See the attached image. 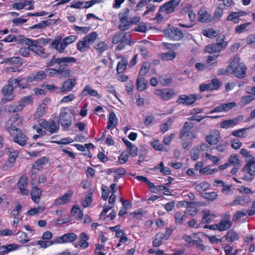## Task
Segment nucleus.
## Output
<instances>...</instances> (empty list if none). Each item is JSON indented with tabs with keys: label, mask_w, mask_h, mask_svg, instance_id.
I'll use <instances>...</instances> for the list:
<instances>
[{
	"label": "nucleus",
	"mask_w": 255,
	"mask_h": 255,
	"mask_svg": "<svg viewBox=\"0 0 255 255\" xmlns=\"http://www.w3.org/2000/svg\"><path fill=\"white\" fill-rule=\"evenodd\" d=\"M247 67L246 64L241 62L239 56L236 55L230 59V63L224 71V74H233L238 79H243L247 75Z\"/></svg>",
	"instance_id": "f257e3e1"
},
{
	"label": "nucleus",
	"mask_w": 255,
	"mask_h": 255,
	"mask_svg": "<svg viewBox=\"0 0 255 255\" xmlns=\"http://www.w3.org/2000/svg\"><path fill=\"white\" fill-rule=\"evenodd\" d=\"M22 81V78L10 79L8 80L7 85L3 87L1 90L2 93L4 96V97H3L1 99V102L3 103H5L7 101H11L12 100H13V84H19V83H20Z\"/></svg>",
	"instance_id": "f03ea898"
},
{
	"label": "nucleus",
	"mask_w": 255,
	"mask_h": 255,
	"mask_svg": "<svg viewBox=\"0 0 255 255\" xmlns=\"http://www.w3.org/2000/svg\"><path fill=\"white\" fill-rule=\"evenodd\" d=\"M21 123V120L18 118V115L11 116L7 121L5 125L6 131L12 136H15V133L20 132V129L18 126Z\"/></svg>",
	"instance_id": "7ed1b4c3"
},
{
	"label": "nucleus",
	"mask_w": 255,
	"mask_h": 255,
	"mask_svg": "<svg viewBox=\"0 0 255 255\" xmlns=\"http://www.w3.org/2000/svg\"><path fill=\"white\" fill-rule=\"evenodd\" d=\"M129 16V9L127 8L119 14V20L120 22L119 25V28L121 31H125L129 28L130 25V18Z\"/></svg>",
	"instance_id": "20e7f679"
},
{
	"label": "nucleus",
	"mask_w": 255,
	"mask_h": 255,
	"mask_svg": "<svg viewBox=\"0 0 255 255\" xmlns=\"http://www.w3.org/2000/svg\"><path fill=\"white\" fill-rule=\"evenodd\" d=\"M193 127L194 124L192 123L185 122L179 131V138L182 140H187L191 138L193 136V134L190 132V130Z\"/></svg>",
	"instance_id": "39448f33"
},
{
	"label": "nucleus",
	"mask_w": 255,
	"mask_h": 255,
	"mask_svg": "<svg viewBox=\"0 0 255 255\" xmlns=\"http://www.w3.org/2000/svg\"><path fill=\"white\" fill-rule=\"evenodd\" d=\"M36 177L35 174L32 173L30 178L31 179V184L34 186L31 191L30 195L31 199L35 203H38L40 199L42 191L35 185V179Z\"/></svg>",
	"instance_id": "423d86ee"
},
{
	"label": "nucleus",
	"mask_w": 255,
	"mask_h": 255,
	"mask_svg": "<svg viewBox=\"0 0 255 255\" xmlns=\"http://www.w3.org/2000/svg\"><path fill=\"white\" fill-rule=\"evenodd\" d=\"M180 2L181 0H171L160 6L159 12H165L166 14L173 13Z\"/></svg>",
	"instance_id": "0eeeda50"
},
{
	"label": "nucleus",
	"mask_w": 255,
	"mask_h": 255,
	"mask_svg": "<svg viewBox=\"0 0 255 255\" xmlns=\"http://www.w3.org/2000/svg\"><path fill=\"white\" fill-rule=\"evenodd\" d=\"M164 34L170 39L174 40H180L183 37L182 31L176 27H171L164 30Z\"/></svg>",
	"instance_id": "6e6552de"
},
{
	"label": "nucleus",
	"mask_w": 255,
	"mask_h": 255,
	"mask_svg": "<svg viewBox=\"0 0 255 255\" xmlns=\"http://www.w3.org/2000/svg\"><path fill=\"white\" fill-rule=\"evenodd\" d=\"M41 128L49 132L51 134L57 133L59 129L58 123H56L53 120L42 121L39 123Z\"/></svg>",
	"instance_id": "1a4fd4ad"
},
{
	"label": "nucleus",
	"mask_w": 255,
	"mask_h": 255,
	"mask_svg": "<svg viewBox=\"0 0 255 255\" xmlns=\"http://www.w3.org/2000/svg\"><path fill=\"white\" fill-rule=\"evenodd\" d=\"M221 86V83L217 79H213L211 83H202L200 85L199 91L203 92L205 91H213L218 90Z\"/></svg>",
	"instance_id": "9d476101"
},
{
	"label": "nucleus",
	"mask_w": 255,
	"mask_h": 255,
	"mask_svg": "<svg viewBox=\"0 0 255 255\" xmlns=\"http://www.w3.org/2000/svg\"><path fill=\"white\" fill-rule=\"evenodd\" d=\"M240 160L238 155H231L228 159V162L224 164V169L227 168L228 166H232L233 167L231 170V173L233 174H235L237 172L240 166Z\"/></svg>",
	"instance_id": "9b49d317"
},
{
	"label": "nucleus",
	"mask_w": 255,
	"mask_h": 255,
	"mask_svg": "<svg viewBox=\"0 0 255 255\" xmlns=\"http://www.w3.org/2000/svg\"><path fill=\"white\" fill-rule=\"evenodd\" d=\"M73 193L74 192L72 190H68L63 196L54 200V205L56 206H61L69 203L72 199Z\"/></svg>",
	"instance_id": "f8f14e48"
},
{
	"label": "nucleus",
	"mask_w": 255,
	"mask_h": 255,
	"mask_svg": "<svg viewBox=\"0 0 255 255\" xmlns=\"http://www.w3.org/2000/svg\"><path fill=\"white\" fill-rule=\"evenodd\" d=\"M59 122L61 126L64 128L70 127L72 123L71 116L65 109L61 111L59 116Z\"/></svg>",
	"instance_id": "ddd939ff"
},
{
	"label": "nucleus",
	"mask_w": 255,
	"mask_h": 255,
	"mask_svg": "<svg viewBox=\"0 0 255 255\" xmlns=\"http://www.w3.org/2000/svg\"><path fill=\"white\" fill-rule=\"evenodd\" d=\"M155 94L163 101H167L172 98L174 95L172 90L169 89H156Z\"/></svg>",
	"instance_id": "4468645a"
},
{
	"label": "nucleus",
	"mask_w": 255,
	"mask_h": 255,
	"mask_svg": "<svg viewBox=\"0 0 255 255\" xmlns=\"http://www.w3.org/2000/svg\"><path fill=\"white\" fill-rule=\"evenodd\" d=\"M17 186L22 196H28L29 195V191L26 189L28 186V178L26 176H22L20 177L17 182Z\"/></svg>",
	"instance_id": "2eb2a0df"
},
{
	"label": "nucleus",
	"mask_w": 255,
	"mask_h": 255,
	"mask_svg": "<svg viewBox=\"0 0 255 255\" xmlns=\"http://www.w3.org/2000/svg\"><path fill=\"white\" fill-rule=\"evenodd\" d=\"M77 238V236L74 233L65 234L61 237L55 239V243L56 244H63L72 242Z\"/></svg>",
	"instance_id": "dca6fc26"
},
{
	"label": "nucleus",
	"mask_w": 255,
	"mask_h": 255,
	"mask_svg": "<svg viewBox=\"0 0 255 255\" xmlns=\"http://www.w3.org/2000/svg\"><path fill=\"white\" fill-rule=\"evenodd\" d=\"M51 45L53 49H56L60 53H63L67 47L66 45H64V42L61 36H57L51 42Z\"/></svg>",
	"instance_id": "f3484780"
},
{
	"label": "nucleus",
	"mask_w": 255,
	"mask_h": 255,
	"mask_svg": "<svg viewBox=\"0 0 255 255\" xmlns=\"http://www.w3.org/2000/svg\"><path fill=\"white\" fill-rule=\"evenodd\" d=\"M217 43L209 44L205 47V51L208 53H216L220 52L222 49L223 46V40H217Z\"/></svg>",
	"instance_id": "a211bd4d"
},
{
	"label": "nucleus",
	"mask_w": 255,
	"mask_h": 255,
	"mask_svg": "<svg viewBox=\"0 0 255 255\" xmlns=\"http://www.w3.org/2000/svg\"><path fill=\"white\" fill-rule=\"evenodd\" d=\"M224 238H225L227 244L230 245L238 241L240 237L239 234L234 229H230L227 231L226 235L224 236Z\"/></svg>",
	"instance_id": "6ab92c4d"
},
{
	"label": "nucleus",
	"mask_w": 255,
	"mask_h": 255,
	"mask_svg": "<svg viewBox=\"0 0 255 255\" xmlns=\"http://www.w3.org/2000/svg\"><path fill=\"white\" fill-rule=\"evenodd\" d=\"M46 78V74L45 71L42 70L39 71L35 73H33L29 76L27 77L26 79L27 82H31L32 81L41 82L45 79Z\"/></svg>",
	"instance_id": "aec40b11"
},
{
	"label": "nucleus",
	"mask_w": 255,
	"mask_h": 255,
	"mask_svg": "<svg viewBox=\"0 0 255 255\" xmlns=\"http://www.w3.org/2000/svg\"><path fill=\"white\" fill-rule=\"evenodd\" d=\"M26 45L30 46V51L34 52L40 56L44 58H46L48 57V54L44 52V48L41 46L35 43H29V44Z\"/></svg>",
	"instance_id": "412c9836"
},
{
	"label": "nucleus",
	"mask_w": 255,
	"mask_h": 255,
	"mask_svg": "<svg viewBox=\"0 0 255 255\" xmlns=\"http://www.w3.org/2000/svg\"><path fill=\"white\" fill-rule=\"evenodd\" d=\"M77 59L73 57H63L59 58L57 60V64L59 65V67L66 68L71 63H75Z\"/></svg>",
	"instance_id": "4be33fe9"
},
{
	"label": "nucleus",
	"mask_w": 255,
	"mask_h": 255,
	"mask_svg": "<svg viewBox=\"0 0 255 255\" xmlns=\"http://www.w3.org/2000/svg\"><path fill=\"white\" fill-rule=\"evenodd\" d=\"M49 102V99H45L43 100L42 103L38 106L34 115L35 119H37L42 117L46 113V104Z\"/></svg>",
	"instance_id": "5701e85b"
},
{
	"label": "nucleus",
	"mask_w": 255,
	"mask_h": 255,
	"mask_svg": "<svg viewBox=\"0 0 255 255\" xmlns=\"http://www.w3.org/2000/svg\"><path fill=\"white\" fill-rule=\"evenodd\" d=\"M76 84V81L75 79H69L63 83L60 89V91L63 93L71 91Z\"/></svg>",
	"instance_id": "b1692460"
},
{
	"label": "nucleus",
	"mask_w": 255,
	"mask_h": 255,
	"mask_svg": "<svg viewBox=\"0 0 255 255\" xmlns=\"http://www.w3.org/2000/svg\"><path fill=\"white\" fill-rule=\"evenodd\" d=\"M220 138L219 131L214 130L210 132L209 135L206 137V141L210 145L216 144L219 141Z\"/></svg>",
	"instance_id": "393cba45"
},
{
	"label": "nucleus",
	"mask_w": 255,
	"mask_h": 255,
	"mask_svg": "<svg viewBox=\"0 0 255 255\" xmlns=\"http://www.w3.org/2000/svg\"><path fill=\"white\" fill-rule=\"evenodd\" d=\"M88 95L100 98L101 96L98 94L97 90L92 89L90 85H86L81 93L82 97H86Z\"/></svg>",
	"instance_id": "a878e982"
},
{
	"label": "nucleus",
	"mask_w": 255,
	"mask_h": 255,
	"mask_svg": "<svg viewBox=\"0 0 255 255\" xmlns=\"http://www.w3.org/2000/svg\"><path fill=\"white\" fill-rule=\"evenodd\" d=\"M13 136V141L18 144L20 146H24L27 140V136L20 130V132H17L15 133V136Z\"/></svg>",
	"instance_id": "bb28decb"
},
{
	"label": "nucleus",
	"mask_w": 255,
	"mask_h": 255,
	"mask_svg": "<svg viewBox=\"0 0 255 255\" xmlns=\"http://www.w3.org/2000/svg\"><path fill=\"white\" fill-rule=\"evenodd\" d=\"M251 201L250 198L248 195H243L237 197L233 202L230 204V205H239L242 206H246Z\"/></svg>",
	"instance_id": "cd10ccee"
},
{
	"label": "nucleus",
	"mask_w": 255,
	"mask_h": 255,
	"mask_svg": "<svg viewBox=\"0 0 255 255\" xmlns=\"http://www.w3.org/2000/svg\"><path fill=\"white\" fill-rule=\"evenodd\" d=\"M50 38H41L32 40L27 38H24L22 42H24L25 44H29V43H35L38 45L42 44L45 45L49 42H50Z\"/></svg>",
	"instance_id": "c85d7f7f"
},
{
	"label": "nucleus",
	"mask_w": 255,
	"mask_h": 255,
	"mask_svg": "<svg viewBox=\"0 0 255 255\" xmlns=\"http://www.w3.org/2000/svg\"><path fill=\"white\" fill-rule=\"evenodd\" d=\"M199 21L202 22H207L211 20L212 17L208 13L206 8L202 7L198 12Z\"/></svg>",
	"instance_id": "c756f323"
},
{
	"label": "nucleus",
	"mask_w": 255,
	"mask_h": 255,
	"mask_svg": "<svg viewBox=\"0 0 255 255\" xmlns=\"http://www.w3.org/2000/svg\"><path fill=\"white\" fill-rule=\"evenodd\" d=\"M203 218L201 220L202 224H207L214 221L216 216L210 210H203L202 211Z\"/></svg>",
	"instance_id": "7c9ffc66"
},
{
	"label": "nucleus",
	"mask_w": 255,
	"mask_h": 255,
	"mask_svg": "<svg viewBox=\"0 0 255 255\" xmlns=\"http://www.w3.org/2000/svg\"><path fill=\"white\" fill-rule=\"evenodd\" d=\"M243 170L250 175L255 174V158L252 157L251 160L243 168Z\"/></svg>",
	"instance_id": "2f4dec72"
},
{
	"label": "nucleus",
	"mask_w": 255,
	"mask_h": 255,
	"mask_svg": "<svg viewBox=\"0 0 255 255\" xmlns=\"http://www.w3.org/2000/svg\"><path fill=\"white\" fill-rule=\"evenodd\" d=\"M177 103L179 104L185 105H191L193 104V99L192 98L191 95L187 96L186 95H182L179 97V98L177 100Z\"/></svg>",
	"instance_id": "473e14b6"
},
{
	"label": "nucleus",
	"mask_w": 255,
	"mask_h": 255,
	"mask_svg": "<svg viewBox=\"0 0 255 255\" xmlns=\"http://www.w3.org/2000/svg\"><path fill=\"white\" fill-rule=\"evenodd\" d=\"M90 48V44L83 38L77 44V48L81 52L87 51Z\"/></svg>",
	"instance_id": "72a5a7b5"
},
{
	"label": "nucleus",
	"mask_w": 255,
	"mask_h": 255,
	"mask_svg": "<svg viewBox=\"0 0 255 255\" xmlns=\"http://www.w3.org/2000/svg\"><path fill=\"white\" fill-rule=\"evenodd\" d=\"M118 119L115 113L111 112L109 115L107 128L108 129H112L116 128L118 125Z\"/></svg>",
	"instance_id": "f704fd0d"
},
{
	"label": "nucleus",
	"mask_w": 255,
	"mask_h": 255,
	"mask_svg": "<svg viewBox=\"0 0 255 255\" xmlns=\"http://www.w3.org/2000/svg\"><path fill=\"white\" fill-rule=\"evenodd\" d=\"M94 47L98 53L101 54L108 49L109 46L105 41H101L95 44Z\"/></svg>",
	"instance_id": "c9c22d12"
},
{
	"label": "nucleus",
	"mask_w": 255,
	"mask_h": 255,
	"mask_svg": "<svg viewBox=\"0 0 255 255\" xmlns=\"http://www.w3.org/2000/svg\"><path fill=\"white\" fill-rule=\"evenodd\" d=\"M22 36H15L13 35H9L7 36L5 38L2 39L1 41L5 42H18L20 44H24V42H22L25 37L22 38Z\"/></svg>",
	"instance_id": "e433bc0d"
},
{
	"label": "nucleus",
	"mask_w": 255,
	"mask_h": 255,
	"mask_svg": "<svg viewBox=\"0 0 255 255\" xmlns=\"http://www.w3.org/2000/svg\"><path fill=\"white\" fill-rule=\"evenodd\" d=\"M136 82V88L138 91H142L147 88L148 83L144 78L138 77L137 79Z\"/></svg>",
	"instance_id": "4c0bfd02"
},
{
	"label": "nucleus",
	"mask_w": 255,
	"mask_h": 255,
	"mask_svg": "<svg viewBox=\"0 0 255 255\" xmlns=\"http://www.w3.org/2000/svg\"><path fill=\"white\" fill-rule=\"evenodd\" d=\"M93 190L90 189L87 193L85 199L82 201V205L84 208L89 206L92 202V195Z\"/></svg>",
	"instance_id": "58836bf2"
},
{
	"label": "nucleus",
	"mask_w": 255,
	"mask_h": 255,
	"mask_svg": "<svg viewBox=\"0 0 255 255\" xmlns=\"http://www.w3.org/2000/svg\"><path fill=\"white\" fill-rule=\"evenodd\" d=\"M33 102L32 96H28L23 98L19 103V109L22 110L26 106L31 104Z\"/></svg>",
	"instance_id": "ea45409f"
},
{
	"label": "nucleus",
	"mask_w": 255,
	"mask_h": 255,
	"mask_svg": "<svg viewBox=\"0 0 255 255\" xmlns=\"http://www.w3.org/2000/svg\"><path fill=\"white\" fill-rule=\"evenodd\" d=\"M5 62L19 66L22 64L23 61L22 59L19 57H12L11 58H6L5 60Z\"/></svg>",
	"instance_id": "a19ab883"
},
{
	"label": "nucleus",
	"mask_w": 255,
	"mask_h": 255,
	"mask_svg": "<svg viewBox=\"0 0 255 255\" xmlns=\"http://www.w3.org/2000/svg\"><path fill=\"white\" fill-rule=\"evenodd\" d=\"M47 161V158L46 157H42L33 163L32 168L39 170L42 168L43 165Z\"/></svg>",
	"instance_id": "79ce46f5"
},
{
	"label": "nucleus",
	"mask_w": 255,
	"mask_h": 255,
	"mask_svg": "<svg viewBox=\"0 0 255 255\" xmlns=\"http://www.w3.org/2000/svg\"><path fill=\"white\" fill-rule=\"evenodd\" d=\"M89 239V237L85 233H82L80 236L79 246L83 248H86L88 246L87 241Z\"/></svg>",
	"instance_id": "37998d69"
},
{
	"label": "nucleus",
	"mask_w": 255,
	"mask_h": 255,
	"mask_svg": "<svg viewBox=\"0 0 255 255\" xmlns=\"http://www.w3.org/2000/svg\"><path fill=\"white\" fill-rule=\"evenodd\" d=\"M128 64V60L126 58H123L120 61L117 65V71L119 74L124 72Z\"/></svg>",
	"instance_id": "c03bdc74"
},
{
	"label": "nucleus",
	"mask_w": 255,
	"mask_h": 255,
	"mask_svg": "<svg viewBox=\"0 0 255 255\" xmlns=\"http://www.w3.org/2000/svg\"><path fill=\"white\" fill-rule=\"evenodd\" d=\"M223 13V4L220 3L217 8L215 11L214 15V20L215 21H218L222 16Z\"/></svg>",
	"instance_id": "a18cd8bd"
},
{
	"label": "nucleus",
	"mask_w": 255,
	"mask_h": 255,
	"mask_svg": "<svg viewBox=\"0 0 255 255\" xmlns=\"http://www.w3.org/2000/svg\"><path fill=\"white\" fill-rule=\"evenodd\" d=\"M98 37L97 33L92 31L84 37V38L90 44L94 43Z\"/></svg>",
	"instance_id": "49530a36"
},
{
	"label": "nucleus",
	"mask_w": 255,
	"mask_h": 255,
	"mask_svg": "<svg viewBox=\"0 0 255 255\" xmlns=\"http://www.w3.org/2000/svg\"><path fill=\"white\" fill-rule=\"evenodd\" d=\"M152 147L156 150L165 151L166 148L160 142L158 139H154L150 142Z\"/></svg>",
	"instance_id": "de8ad7c7"
},
{
	"label": "nucleus",
	"mask_w": 255,
	"mask_h": 255,
	"mask_svg": "<svg viewBox=\"0 0 255 255\" xmlns=\"http://www.w3.org/2000/svg\"><path fill=\"white\" fill-rule=\"evenodd\" d=\"M176 54L174 52L163 53L160 55V58L163 61L172 60L175 58Z\"/></svg>",
	"instance_id": "09e8293b"
},
{
	"label": "nucleus",
	"mask_w": 255,
	"mask_h": 255,
	"mask_svg": "<svg viewBox=\"0 0 255 255\" xmlns=\"http://www.w3.org/2000/svg\"><path fill=\"white\" fill-rule=\"evenodd\" d=\"M5 151L6 153H9V158L8 160L11 163H14L15 161V159L18 155V152L17 150H15L11 152L9 148H7L5 149Z\"/></svg>",
	"instance_id": "8fccbe9b"
},
{
	"label": "nucleus",
	"mask_w": 255,
	"mask_h": 255,
	"mask_svg": "<svg viewBox=\"0 0 255 255\" xmlns=\"http://www.w3.org/2000/svg\"><path fill=\"white\" fill-rule=\"evenodd\" d=\"M223 220L220 221L219 224H213L212 225H205L204 228L205 229H209L212 230H219L220 231H223Z\"/></svg>",
	"instance_id": "3c124183"
},
{
	"label": "nucleus",
	"mask_w": 255,
	"mask_h": 255,
	"mask_svg": "<svg viewBox=\"0 0 255 255\" xmlns=\"http://www.w3.org/2000/svg\"><path fill=\"white\" fill-rule=\"evenodd\" d=\"M163 239H164L163 233H159L156 234L153 241V246L156 247H159L161 245Z\"/></svg>",
	"instance_id": "603ef678"
},
{
	"label": "nucleus",
	"mask_w": 255,
	"mask_h": 255,
	"mask_svg": "<svg viewBox=\"0 0 255 255\" xmlns=\"http://www.w3.org/2000/svg\"><path fill=\"white\" fill-rule=\"evenodd\" d=\"M202 156L203 157V158H204L205 160H210L215 164L218 163L219 160L218 157L217 156H212L210 155V153H203Z\"/></svg>",
	"instance_id": "864d4df0"
},
{
	"label": "nucleus",
	"mask_w": 255,
	"mask_h": 255,
	"mask_svg": "<svg viewBox=\"0 0 255 255\" xmlns=\"http://www.w3.org/2000/svg\"><path fill=\"white\" fill-rule=\"evenodd\" d=\"M71 71L70 69L59 67V76L60 77L67 78L71 76Z\"/></svg>",
	"instance_id": "5fc2aeb1"
},
{
	"label": "nucleus",
	"mask_w": 255,
	"mask_h": 255,
	"mask_svg": "<svg viewBox=\"0 0 255 255\" xmlns=\"http://www.w3.org/2000/svg\"><path fill=\"white\" fill-rule=\"evenodd\" d=\"M240 15L236 12H232L228 16L227 19L229 21H232L235 23H238L239 22Z\"/></svg>",
	"instance_id": "6e6d98bb"
},
{
	"label": "nucleus",
	"mask_w": 255,
	"mask_h": 255,
	"mask_svg": "<svg viewBox=\"0 0 255 255\" xmlns=\"http://www.w3.org/2000/svg\"><path fill=\"white\" fill-rule=\"evenodd\" d=\"M186 217L185 213L180 212H177L175 214V221L176 224H181L184 218Z\"/></svg>",
	"instance_id": "4d7b16f0"
},
{
	"label": "nucleus",
	"mask_w": 255,
	"mask_h": 255,
	"mask_svg": "<svg viewBox=\"0 0 255 255\" xmlns=\"http://www.w3.org/2000/svg\"><path fill=\"white\" fill-rule=\"evenodd\" d=\"M130 154L128 151H124L122 152L121 154L119 157V160L120 164H124L126 163L128 159L130 156Z\"/></svg>",
	"instance_id": "13d9d810"
},
{
	"label": "nucleus",
	"mask_w": 255,
	"mask_h": 255,
	"mask_svg": "<svg viewBox=\"0 0 255 255\" xmlns=\"http://www.w3.org/2000/svg\"><path fill=\"white\" fill-rule=\"evenodd\" d=\"M54 244H56L55 243V240L53 241L39 240L37 242V244L40 245L42 248L44 249L48 248Z\"/></svg>",
	"instance_id": "bf43d9fd"
},
{
	"label": "nucleus",
	"mask_w": 255,
	"mask_h": 255,
	"mask_svg": "<svg viewBox=\"0 0 255 255\" xmlns=\"http://www.w3.org/2000/svg\"><path fill=\"white\" fill-rule=\"evenodd\" d=\"M200 152L197 146L194 147L190 151L191 158L194 161L197 160L200 155Z\"/></svg>",
	"instance_id": "052dcab7"
},
{
	"label": "nucleus",
	"mask_w": 255,
	"mask_h": 255,
	"mask_svg": "<svg viewBox=\"0 0 255 255\" xmlns=\"http://www.w3.org/2000/svg\"><path fill=\"white\" fill-rule=\"evenodd\" d=\"M196 146L199 149L200 151H202L203 153H210L212 150L211 148L205 143H202L200 145Z\"/></svg>",
	"instance_id": "680f3d73"
},
{
	"label": "nucleus",
	"mask_w": 255,
	"mask_h": 255,
	"mask_svg": "<svg viewBox=\"0 0 255 255\" xmlns=\"http://www.w3.org/2000/svg\"><path fill=\"white\" fill-rule=\"evenodd\" d=\"M77 39L75 35H70L63 39L64 45L67 47L68 45L74 42Z\"/></svg>",
	"instance_id": "e2e57ef3"
},
{
	"label": "nucleus",
	"mask_w": 255,
	"mask_h": 255,
	"mask_svg": "<svg viewBox=\"0 0 255 255\" xmlns=\"http://www.w3.org/2000/svg\"><path fill=\"white\" fill-rule=\"evenodd\" d=\"M217 169L214 168L211 169L209 166L203 168L202 169H200V173L201 174H204L206 175H211L217 171Z\"/></svg>",
	"instance_id": "0e129e2a"
},
{
	"label": "nucleus",
	"mask_w": 255,
	"mask_h": 255,
	"mask_svg": "<svg viewBox=\"0 0 255 255\" xmlns=\"http://www.w3.org/2000/svg\"><path fill=\"white\" fill-rule=\"evenodd\" d=\"M202 34L204 36L210 38L216 36V31L212 28L203 30Z\"/></svg>",
	"instance_id": "69168bd1"
},
{
	"label": "nucleus",
	"mask_w": 255,
	"mask_h": 255,
	"mask_svg": "<svg viewBox=\"0 0 255 255\" xmlns=\"http://www.w3.org/2000/svg\"><path fill=\"white\" fill-rule=\"evenodd\" d=\"M172 121L171 119H169L167 120L166 123L161 125L160 127V129L161 132L163 133H165L168 129L169 127H170L172 125Z\"/></svg>",
	"instance_id": "338daca9"
},
{
	"label": "nucleus",
	"mask_w": 255,
	"mask_h": 255,
	"mask_svg": "<svg viewBox=\"0 0 255 255\" xmlns=\"http://www.w3.org/2000/svg\"><path fill=\"white\" fill-rule=\"evenodd\" d=\"M233 249V247L227 245L224 247V252H225V255H238V250H236L235 252L232 253Z\"/></svg>",
	"instance_id": "774afa93"
}]
</instances>
